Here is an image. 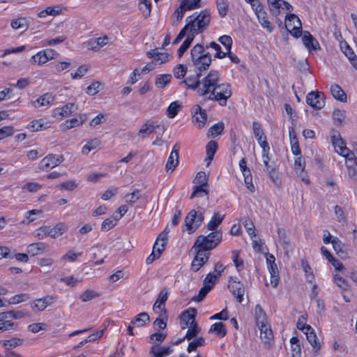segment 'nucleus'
<instances>
[{"mask_svg":"<svg viewBox=\"0 0 357 357\" xmlns=\"http://www.w3.org/2000/svg\"><path fill=\"white\" fill-rule=\"evenodd\" d=\"M173 349L170 347H161L158 349L155 346L152 347L149 351L151 357H164L171 354Z\"/></svg>","mask_w":357,"mask_h":357,"instance_id":"nucleus-29","label":"nucleus"},{"mask_svg":"<svg viewBox=\"0 0 357 357\" xmlns=\"http://www.w3.org/2000/svg\"><path fill=\"white\" fill-rule=\"evenodd\" d=\"M232 259L237 270L241 271L243 267L244 262L242 259L239 258V251H232Z\"/></svg>","mask_w":357,"mask_h":357,"instance_id":"nucleus-63","label":"nucleus"},{"mask_svg":"<svg viewBox=\"0 0 357 357\" xmlns=\"http://www.w3.org/2000/svg\"><path fill=\"white\" fill-rule=\"evenodd\" d=\"M194 40L193 36L188 35L185 40L183 41L182 45L180 46V47L178 50V56L179 58H181L183 54L186 52V50L189 48L191 43H192Z\"/></svg>","mask_w":357,"mask_h":357,"instance_id":"nucleus-49","label":"nucleus"},{"mask_svg":"<svg viewBox=\"0 0 357 357\" xmlns=\"http://www.w3.org/2000/svg\"><path fill=\"white\" fill-rule=\"evenodd\" d=\"M205 344V340L204 338L200 337L192 342L189 343V345L188 347L187 351L190 353L193 351H195L197 347H202Z\"/></svg>","mask_w":357,"mask_h":357,"instance_id":"nucleus-56","label":"nucleus"},{"mask_svg":"<svg viewBox=\"0 0 357 357\" xmlns=\"http://www.w3.org/2000/svg\"><path fill=\"white\" fill-rule=\"evenodd\" d=\"M197 73L195 76L193 77H188L185 80L181 81L179 84L183 85L185 84L187 89H190L192 90H197L198 92L199 89L202 86L203 79H199L202 76V73L203 71H199L196 69Z\"/></svg>","mask_w":357,"mask_h":357,"instance_id":"nucleus-12","label":"nucleus"},{"mask_svg":"<svg viewBox=\"0 0 357 357\" xmlns=\"http://www.w3.org/2000/svg\"><path fill=\"white\" fill-rule=\"evenodd\" d=\"M224 219V215H220L219 213H214L211 220L207 225V229L212 231L218 230L217 228L221 224Z\"/></svg>","mask_w":357,"mask_h":357,"instance_id":"nucleus-31","label":"nucleus"},{"mask_svg":"<svg viewBox=\"0 0 357 357\" xmlns=\"http://www.w3.org/2000/svg\"><path fill=\"white\" fill-rule=\"evenodd\" d=\"M300 323H297V327L298 329L301 331H305V333L306 335V337L310 342V344L312 345L313 349L315 350L316 352H317L321 349V344L317 339V337L314 332V330L312 328L307 325V326H303V328H300L299 326Z\"/></svg>","mask_w":357,"mask_h":357,"instance_id":"nucleus-13","label":"nucleus"},{"mask_svg":"<svg viewBox=\"0 0 357 357\" xmlns=\"http://www.w3.org/2000/svg\"><path fill=\"white\" fill-rule=\"evenodd\" d=\"M201 0H181L179 8L185 11L201 7Z\"/></svg>","mask_w":357,"mask_h":357,"instance_id":"nucleus-33","label":"nucleus"},{"mask_svg":"<svg viewBox=\"0 0 357 357\" xmlns=\"http://www.w3.org/2000/svg\"><path fill=\"white\" fill-rule=\"evenodd\" d=\"M243 225L251 238L256 236L255 227L251 220L249 218L245 219L243 222Z\"/></svg>","mask_w":357,"mask_h":357,"instance_id":"nucleus-61","label":"nucleus"},{"mask_svg":"<svg viewBox=\"0 0 357 357\" xmlns=\"http://www.w3.org/2000/svg\"><path fill=\"white\" fill-rule=\"evenodd\" d=\"M219 277L218 275H216L215 273H209L205 279L204 280V285H207L211 287V289L213 288V285L216 283V282L218 280Z\"/></svg>","mask_w":357,"mask_h":357,"instance_id":"nucleus-60","label":"nucleus"},{"mask_svg":"<svg viewBox=\"0 0 357 357\" xmlns=\"http://www.w3.org/2000/svg\"><path fill=\"white\" fill-rule=\"evenodd\" d=\"M100 144V141L98 138L92 139L87 142V143L82 148V153L87 155L91 151L96 149Z\"/></svg>","mask_w":357,"mask_h":357,"instance_id":"nucleus-42","label":"nucleus"},{"mask_svg":"<svg viewBox=\"0 0 357 357\" xmlns=\"http://www.w3.org/2000/svg\"><path fill=\"white\" fill-rule=\"evenodd\" d=\"M191 58L195 68L199 71H205L211 66L212 59L208 52H205L201 44L195 45L191 50Z\"/></svg>","mask_w":357,"mask_h":357,"instance_id":"nucleus-3","label":"nucleus"},{"mask_svg":"<svg viewBox=\"0 0 357 357\" xmlns=\"http://www.w3.org/2000/svg\"><path fill=\"white\" fill-rule=\"evenodd\" d=\"M330 90L332 96L335 99L342 102H347V95L338 84H332Z\"/></svg>","mask_w":357,"mask_h":357,"instance_id":"nucleus-26","label":"nucleus"},{"mask_svg":"<svg viewBox=\"0 0 357 357\" xmlns=\"http://www.w3.org/2000/svg\"><path fill=\"white\" fill-rule=\"evenodd\" d=\"M340 48L342 52L348 58L351 65L357 70V56L347 42L340 43Z\"/></svg>","mask_w":357,"mask_h":357,"instance_id":"nucleus-20","label":"nucleus"},{"mask_svg":"<svg viewBox=\"0 0 357 357\" xmlns=\"http://www.w3.org/2000/svg\"><path fill=\"white\" fill-rule=\"evenodd\" d=\"M11 26L13 29L25 31L28 28L26 18L20 17L11 22Z\"/></svg>","mask_w":357,"mask_h":357,"instance_id":"nucleus-44","label":"nucleus"},{"mask_svg":"<svg viewBox=\"0 0 357 357\" xmlns=\"http://www.w3.org/2000/svg\"><path fill=\"white\" fill-rule=\"evenodd\" d=\"M181 107V104L178 101L172 102L167 109V116L170 119L174 118Z\"/></svg>","mask_w":357,"mask_h":357,"instance_id":"nucleus-41","label":"nucleus"},{"mask_svg":"<svg viewBox=\"0 0 357 357\" xmlns=\"http://www.w3.org/2000/svg\"><path fill=\"white\" fill-rule=\"evenodd\" d=\"M194 109L195 110L192 111L193 114V121L197 123L198 128H202L204 127L207 120L206 112L199 105H196Z\"/></svg>","mask_w":357,"mask_h":357,"instance_id":"nucleus-15","label":"nucleus"},{"mask_svg":"<svg viewBox=\"0 0 357 357\" xmlns=\"http://www.w3.org/2000/svg\"><path fill=\"white\" fill-rule=\"evenodd\" d=\"M31 63H37L38 65H43L48 61L44 52L42 51L38 52L35 55L32 56L30 60Z\"/></svg>","mask_w":357,"mask_h":357,"instance_id":"nucleus-53","label":"nucleus"},{"mask_svg":"<svg viewBox=\"0 0 357 357\" xmlns=\"http://www.w3.org/2000/svg\"><path fill=\"white\" fill-rule=\"evenodd\" d=\"M211 22V15L207 10H202L199 13H194L186 18V24L190 36L193 38L199 33H203L208 26Z\"/></svg>","mask_w":357,"mask_h":357,"instance_id":"nucleus-2","label":"nucleus"},{"mask_svg":"<svg viewBox=\"0 0 357 357\" xmlns=\"http://www.w3.org/2000/svg\"><path fill=\"white\" fill-rule=\"evenodd\" d=\"M63 161V155L50 154L45 157L39 164V168L43 171H47L49 168H53Z\"/></svg>","mask_w":357,"mask_h":357,"instance_id":"nucleus-10","label":"nucleus"},{"mask_svg":"<svg viewBox=\"0 0 357 357\" xmlns=\"http://www.w3.org/2000/svg\"><path fill=\"white\" fill-rule=\"evenodd\" d=\"M222 232L221 230H216L210 232L207 236L199 235L193 245L195 248H199L205 252L215 248L221 242Z\"/></svg>","mask_w":357,"mask_h":357,"instance_id":"nucleus-4","label":"nucleus"},{"mask_svg":"<svg viewBox=\"0 0 357 357\" xmlns=\"http://www.w3.org/2000/svg\"><path fill=\"white\" fill-rule=\"evenodd\" d=\"M303 43L305 47L311 52L312 50H316V45H319L317 40L310 34L309 31H305L302 38Z\"/></svg>","mask_w":357,"mask_h":357,"instance_id":"nucleus-23","label":"nucleus"},{"mask_svg":"<svg viewBox=\"0 0 357 357\" xmlns=\"http://www.w3.org/2000/svg\"><path fill=\"white\" fill-rule=\"evenodd\" d=\"M255 319H256L257 326L266 324L267 320H266V313L264 311V310L262 309L261 306L259 304H257L255 306Z\"/></svg>","mask_w":357,"mask_h":357,"instance_id":"nucleus-37","label":"nucleus"},{"mask_svg":"<svg viewBox=\"0 0 357 357\" xmlns=\"http://www.w3.org/2000/svg\"><path fill=\"white\" fill-rule=\"evenodd\" d=\"M224 123L222 122H218L211 126L208 132V135L215 137L220 135L224 130Z\"/></svg>","mask_w":357,"mask_h":357,"instance_id":"nucleus-47","label":"nucleus"},{"mask_svg":"<svg viewBox=\"0 0 357 357\" xmlns=\"http://www.w3.org/2000/svg\"><path fill=\"white\" fill-rule=\"evenodd\" d=\"M101 84L100 82L95 81L92 82L86 89V93L90 96H94L99 91V87Z\"/></svg>","mask_w":357,"mask_h":357,"instance_id":"nucleus-64","label":"nucleus"},{"mask_svg":"<svg viewBox=\"0 0 357 357\" xmlns=\"http://www.w3.org/2000/svg\"><path fill=\"white\" fill-rule=\"evenodd\" d=\"M172 77L170 74L159 75L155 77V84L158 89H164L170 83Z\"/></svg>","mask_w":357,"mask_h":357,"instance_id":"nucleus-36","label":"nucleus"},{"mask_svg":"<svg viewBox=\"0 0 357 357\" xmlns=\"http://www.w3.org/2000/svg\"><path fill=\"white\" fill-rule=\"evenodd\" d=\"M305 161L302 158V155L296 156L294 160L295 171L299 175L303 182H305L306 184H309L310 180L305 172Z\"/></svg>","mask_w":357,"mask_h":357,"instance_id":"nucleus-16","label":"nucleus"},{"mask_svg":"<svg viewBox=\"0 0 357 357\" xmlns=\"http://www.w3.org/2000/svg\"><path fill=\"white\" fill-rule=\"evenodd\" d=\"M209 333H215L217 335L225 337L227 334V330L224 324L222 322H217L213 324L210 329Z\"/></svg>","mask_w":357,"mask_h":357,"instance_id":"nucleus-40","label":"nucleus"},{"mask_svg":"<svg viewBox=\"0 0 357 357\" xmlns=\"http://www.w3.org/2000/svg\"><path fill=\"white\" fill-rule=\"evenodd\" d=\"M285 28L291 35L296 38L302 35V23L295 14H287L285 17Z\"/></svg>","mask_w":357,"mask_h":357,"instance_id":"nucleus-6","label":"nucleus"},{"mask_svg":"<svg viewBox=\"0 0 357 357\" xmlns=\"http://www.w3.org/2000/svg\"><path fill=\"white\" fill-rule=\"evenodd\" d=\"M217 8L219 15L224 17L227 15L229 10V2L227 0H216Z\"/></svg>","mask_w":357,"mask_h":357,"instance_id":"nucleus-46","label":"nucleus"},{"mask_svg":"<svg viewBox=\"0 0 357 357\" xmlns=\"http://www.w3.org/2000/svg\"><path fill=\"white\" fill-rule=\"evenodd\" d=\"M289 135L291 144V150L294 155L296 156L302 155L301 151L299 147L298 139L295 134L293 127L289 128Z\"/></svg>","mask_w":357,"mask_h":357,"instance_id":"nucleus-22","label":"nucleus"},{"mask_svg":"<svg viewBox=\"0 0 357 357\" xmlns=\"http://www.w3.org/2000/svg\"><path fill=\"white\" fill-rule=\"evenodd\" d=\"M197 255L192 260L191 269L194 272L198 271L200 268L208 261L210 253L197 248Z\"/></svg>","mask_w":357,"mask_h":357,"instance_id":"nucleus-14","label":"nucleus"},{"mask_svg":"<svg viewBox=\"0 0 357 357\" xmlns=\"http://www.w3.org/2000/svg\"><path fill=\"white\" fill-rule=\"evenodd\" d=\"M228 287L232 294L236 298V301L239 303H241L243 300V295L245 293L243 284L241 283L237 278L230 277Z\"/></svg>","mask_w":357,"mask_h":357,"instance_id":"nucleus-8","label":"nucleus"},{"mask_svg":"<svg viewBox=\"0 0 357 357\" xmlns=\"http://www.w3.org/2000/svg\"><path fill=\"white\" fill-rule=\"evenodd\" d=\"M188 328H189L185 335V337L188 340H190L197 336L200 332V328L198 326L197 323H195L194 325H192Z\"/></svg>","mask_w":357,"mask_h":357,"instance_id":"nucleus-54","label":"nucleus"},{"mask_svg":"<svg viewBox=\"0 0 357 357\" xmlns=\"http://www.w3.org/2000/svg\"><path fill=\"white\" fill-rule=\"evenodd\" d=\"M75 104L74 103H68L63 106L62 107L56 108L54 110V116H66L71 114L74 110Z\"/></svg>","mask_w":357,"mask_h":357,"instance_id":"nucleus-32","label":"nucleus"},{"mask_svg":"<svg viewBox=\"0 0 357 357\" xmlns=\"http://www.w3.org/2000/svg\"><path fill=\"white\" fill-rule=\"evenodd\" d=\"M86 115L82 114L78 118H73L71 119L66 120L61 125V127L63 130H69L83 124L86 121Z\"/></svg>","mask_w":357,"mask_h":357,"instance_id":"nucleus-21","label":"nucleus"},{"mask_svg":"<svg viewBox=\"0 0 357 357\" xmlns=\"http://www.w3.org/2000/svg\"><path fill=\"white\" fill-rule=\"evenodd\" d=\"M207 157L206 161L208 165L211 163L218 149V143L215 141H210L206 146Z\"/></svg>","mask_w":357,"mask_h":357,"instance_id":"nucleus-38","label":"nucleus"},{"mask_svg":"<svg viewBox=\"0 0 357 357\" xmlns=\"http://www.w3.org/2000/svg\"><path fill=\"white\" fill-rule=\"evenodd\" d=\"M169 234V229L166 227L163 231H162L158 236L155 242L158 243V245L156 246L155 251L157 252V255L160 257L162 252L165 250V246L167 243V236Z\"/></svg>","mask_w":357,"mask_h":357,"instance_id":"nucleus-17","label":"nucleus"},{"mask_svg":"<svg viewBox=\"0 0 357 357\" xmlns=\"http://www.w3.org/2000/svg\"><path fill=\"white\" fill-rule=\"evenodd\" d=\"M108 38L107 36L102 37V38H98L96 40L93 41H90L89 43V45L90 47L89 49L97 51L100 47H103L107 43Z\"/></svg>","mask_w":357,"mask_h":357,"instance_id":"nucleus-45","label":"nucleus"},{"mask_svg":"<svg viewBox=\"0 0 357 357\" xmlns=\"http://www.w3.org/2000/svg\"><path fill=\"white\" fill-rule=\"evenodd\" d=\"M68 227L63 222L56 224L54 227H50V237L56 238L67 231Z\"/></svg>","mask_w":357,"mask_h":357,"instance_id":"nucleus-30","label":"nucleus"},{"mask_svg":"<svg viewBox=\"0 0 357 357\" xmlns=\"http://www.w3.org/2000/svg\"><path fill=\"white\" fill-rule=\"evenodd\" d=\"M27 252L32 256L38 255L49 250V246L45 243H33L27 246Z\"/></svg>","mask_w":357,"mask_h":357,"instance_id":"nucleus-18","label":"nucleus"},{"mask_svg":"<svg viewBox=\"0 0 357 357\" xmlns=\"http://www.w3.org/2000/svg\"><path fill=\"white\" fill-rule=\"evenodd\" d=\"M261 331V339L264 344H268L273 338L272 330L267 326L266 324L258 326Z\"/></svg>","mask_w":357,"mask_h":357,"instance_id":"nucleus-28","label":"nucleus"},{"mask_svg":"<svg viewBox=\"0 0 357 357\" xmlns=\"http://www.w3.org/2000/svg\"><path fill=\"white\" fill-rule=\"evenodd\" d=\"M50 127V123L49 121H45L42 119L33 120L29 125V128L32 132L44 130Z\"/></svg>","mask_w":357,"mask_h":357,"instance_id":"nucleus-25","label":"nucleus"},{"mask_svg":"<svg viewBox=\"0 0 357 357\" xmlns=\"http://www.w3.org/2000/svg\"><path fill=\"white\" fill-rule=\"evenodd\" d=\"M139 8L144 17L150 16L151 12V2L149 0H139Z\"/></svg>","mask_w":357,"mask_h":357,"instance_id":"nucleus-43","label":"nucleus"},{"mask_svg":"<svg viewBox=\"0 0 357 357\" xmlns=\"http://www.w3.org/2000/svg\"><path fill=\"white\" fill-rule=\"evenodd\" d=\"M204 211H197L192 209L186 215L185 219V225L189 234L196 231L204 221Z\"/></svg>","mask_w":357,"mask_h":357,"instance_id":"nucleus-5","label":"nucleus"},{"mask_svg":"<svg viewBox=\"0 0 357 357\" xmlns=\"http://www.w3.org/2000/svg\"><path fill=\"white\" fill-rule=\"evenodd\" d=\"M99 296L100 294L97 293L94 290L87 289L79 296V299L82 302H87Z\"/></svg>","mask_w":357,"mask_h":357,"instance_id":"nucleus-50","label":"nucleus"},{"mask_svg":"<svg viewBox=\"0 0 357 357\" xmlns=\"http://www.w3.org/2000/svg\"><path fill=\"white\" fill-rule=\"evenodd\" d=\"M206 187V186L202 185H195L193 187V191L190 197V199H192L195 197H203L204 195H207L208 194V191Z\"/></svg>","mask_w":357,"mask_h":357,"instance_id":"nucleus-48","label":"nucleus"},{"mask_svg":"<svg viewBox=\"0 0 357 357\" xmlns=\"http://www.w3.org/2000/svg\"><path fill=\"white\" fill-rule=\"evenodd\" d=\"M61 10L59 9V6H55V7H47L46 8H45L44 10H41L39 13H38V17H44L47 15H52V16H56L57 15H59L60 13H61Z\"/></svg>","mask_w":357,"mask_h":357,"instance_id":"nucleus-52","label":"nucleus"},{"mask_svg":"<svg viewBox=\"0 0 357 357\" xmlns=\"http://www.w3.org/2000/svg\"><path fill=\"white\" fill-rule=\"evenodd\" d=\"M149 321L150 317L148 313L141 312L134 317L131 321V324L135 325L137 327H141L144 326L146 323H149Z\"/></svg>","mask_w":357,"mask_h":357,"instance_id":"nucleus-34","label":"nucleus"},{"mask_svg":"<svg viewBox=\"0 0 357 357\" xmlns=\"http://www.w3.org/2000/svg\"><path fill=\"white\" fill-rule=\"evenodd\" d=\"M54 102V97L50 93H46L40 96L34 102V104L38 103L39 106H46L53 104Z\"/></svg>","mask_w":357,"mask_h":357,"instance_id":"nucleus-39","label":"nucleus"},{"mask_svg":"<svg viewBox=\"0 0 357 357\" xmlns=\"http://www.w3.org/2000/svg\"><path fill=\"white\" fill-rule=\"evenodd\" d=\"M160 125H154L152 123L148 121L146 123H144L139 129V130L138 131V135H142V138H145L149 136L156 129H160Z\"/></svg>","mask_w":357,"mask_h":357,"instance_id":"nucleus-27","label":"nucleus"},{"mask_svg":"<svg viewBox=\"0 0 357 357\" xmlns=\"http://www.w3.org/2000/svg\"><path fill=\"white\" fill-rule=\"evenodd\" d=\"M278 235L280 243L282 245L284 250H289L291 248V245L285 229L284 228H278Z\"/></svg>","mask_w":357,"mask_h":357,"instance_id":"nucleus-35","label":"nucleus"},{"mask_svg":"<svg viewBox=\"0 0 357 357\" xmlns=\"http://www.w3.org/2000/svg\"><path fill=\"white\" fill-rule=\"evenodd\" d=\"M23 343V340L19 338H12L8 340L3 341V346L6 348V350H10V348L17 347L20 345H22Z\"/></svg>","mask_w":357,"mask_h":357,"instance_id":"nucleus-57","label":"nucleus"},{"mask_svg":"<svg viewBox=\"0 0 357 357\" xmlns=\"http://www.w3.org/2000/svg\"><path fill=\"white\" fill-rule=\"evenodd\" d=\"M50 236V227L43 226L36 229L35 236L38 239H43L47 236Z\"/></svg>","mask_w":357,"mask_h":357,"instance_id":"nucleus-58","label":"nucleus"},{"mask_svg":"<svg viewBox=\"0 0 357 357\" xmlns=\"http://www.w3.org/2000/svg\"><path fill=\"white\" fill-rule=\"evenodd\" d=\"M197 310L195 308H189L188 310L183 312L180 315L181 328L183 329L186 327H190L197 323L195 317L197 315Z\"/></svg>","mask_w":357,"mask_h":357,"instance_id":"nucleus-11","label":"nucleus"},{"mask_svg":"<svg viewBox=\"0 0 357 357\" xmlns=\"http://www.w3.org/2000/svg\"><path fill=\"white\" fill-rule=\"evenodd\" d=\"M29 314L28 312L22 310L20 311H8L0 313V321L5 320L6 319L13 318L15 319H19L25 317H28Z\"/></svg>","mask_w":357,"mask_h":357,"instance_id":"nucleus-24","label":"nucleus"},{"mask_svg":"<svg viewBox=\"0 0 357 357\" xmlns=\"http://www.w3.org/2000/svg\"><path fill=\"white\" fill-rule=\"evenodd\" d=\"M324 94L319 91H311L307 95L306 102L316 109H320L325 105Z\"/></svg>","mask_w":357,"mask_h":357,"instance_id":"nucleus-9","label":"nucleus"},{"mask_svg":"<svg viewBox=\"0 0 357 357\" xmlns=\"http://www.w3.org/2000/svg\"><path fill=\"white\" fill-rule=\"evenodd\" d=\"M333 144L336 151L341 155L345 157L346 159L352 160L353 157L355 156L354 151H357V146H355L356 142L352 144L353 151H351L346 146V144L342 138H335V136L332 137Z\"/></svg>","mask_w":357,"mask_h":357,"instance_id":"nucleus-7","label":"nucleus"},{"mask_svg":"<svg viewBox=\"0 0 357 357\" xmlns=\"http://www.w3.org/2000/svg\"><path fill=\"white\" fill-rule=\"evenodd\" d=\"M55 301V298L52 296H46L43 298L36 299L34 305L31 306L32 309L36 308L39 311L44 310L47 306L52 305Z\"/></svg>","mask_w":357,"mask_h":357,"instance_id":"nucleus-19","label":"nucleus"},{"mask_svg":"<svg viewBox=\"0 0 357 357\" xmlns=\"http://www.w3.org/2000/svg\"><path fill=\"white\" fill-rule=\"evenodd\" d=\"M219 72L211 70L203 78L202 86L199 89L198 95L206 97L207 100L217 101L221 106H225L232 94L231 86L228 83L219 84Z\"/></svg>","mask_w":357,"mask_h":357,"instance_id":"nucleus-1","label":"nucleus"},{"mask_svg":"<svg viewBox=\"0 0 357 357\" xmlns=\"http://www.w3.org/2000/svg\"><path fill=\"white\" fill-rule=\"evenodd\" d=\"M252 129L255 137L257 139V142H260L261 141H262L264 139V136L265 135L260 123L257 121H254L252 123Z\"/></svg>","mask_w":357,"mask_h":357,"instance_id":"nucleus-51","label":"nucleus"},{"mask_svg":"<svg viewBox=\"0 0 357 357\" xmlns=\"http://www.w3.org/2000/svg\"><path fill=\"white\" fill-rule=\"evenodd\" d=\"M187 73V67L185 65L179 64L174 69V76L178 79L183 78Z\"/></svg>","mask_w":357,"mask_h":357,"instance_id":"nucleus-62","label":"nucleus"},{"mask_svg":"<svg viewBox=\"0 0 357 357\" xmlns=\"http://www.w3.org/2000/svg\"><path fill=\"white\" fill-rule=\"evenodd\" d=\"M185 11L178 8L172 16V24L173 26H177L178 24L182 20L184 13Z\"/></svg>","mask_w":357,"mask_h":357,"instance_id":"nucleus-59","label":"nucleus"},{"mask_svg":"<svg viewBox=\"0 0 357 357\" xmlns=\"http://www.w3.org/2000/svg\"><path fill=\"white\" fill-rule=\"evenodd\" d=\"M178 164V158H175V155L170 153L166 164V171L170 173L173 172Z\"/></svg>","mask_w":357,"mask_h":357,"instance_id":"nucleus-55","label":"nucleus"}]
</instances>
